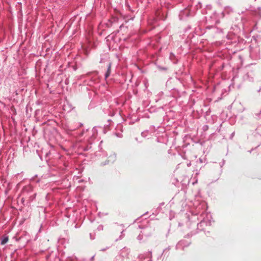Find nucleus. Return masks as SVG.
<instances>
[{"label": "nucleus", "mask_w": 261, "mask_h": 261, "mask_svg": "<svg viewBox=\"0 0 261 261\" xmlns=\"http://www.w3.org/2000/svg\"><path fill=\"white\" fill-rule=\"evenodd\" d=\"M111 63H110L108 66L107 71L105 74V77L107 79L108 78L111 73Z\"/></svg>", "instance_id": "f03ea898"}, {"label": "nucleus", "mask_w": 261, "mask_h": 261, "mask_svg": "<svg viewBox=\"0 0 261 261\" xmlns=\"http://www.w3.org/2000/svg\"><path fill=\"white\" fill-rule=\"evenodd\" d=\"M8 240H9L8 236H4L2 238L1 244V245L5 244L6 243H7V242L8 241Z\"/></svg>", "instance_id": "f257e3e1"}]
</instances>
